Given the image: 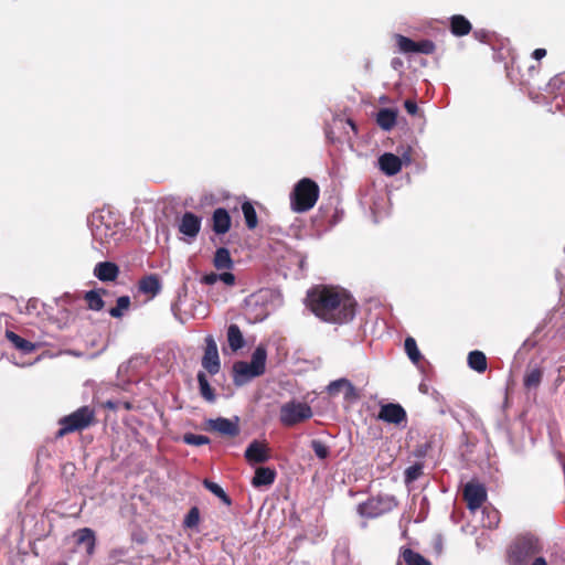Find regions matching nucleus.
<instances>
[{"instance_id":"ea45409f","label":"nucleus","mask_w":565,"mask_h":565,"mask_svg":"<svg viewBox=\"0 0 565 565\" xmlns=\"http://www.w3.org/2000/svg\"><path fill=\"white\" fill-rule=\"evenodd\" d=\"M311 448L319 459H326L329 456V447L321 440L313 439L311 441Z\"/></svg>"},{"instance_id":"2eb2a0df","label":"nucleus","mask_w":565,"mask_h":565,"mask_svg":"<svg viewBox=\"0 0 565 565\" xmlns=\"http://www.w3.org/2000/svg\"><path fill=\"white\" fill-rule=\"evenodd\" d=\"M402 159L391 152H385L379 158V167L386 175H395L402 170Z\"/></svg>"},{"instance_id":"f704fd0d","label":"nucleus","mask_w":565,"mask_h":565,"mask_svg":"<svg viewBox=\"0 0 565 565\" xmlns=\"http://www.w3.org/2000/svg\"><path fill=\"white\" fill-rule=\"evenodd\" d=\"M404 562L407 565H430L420 554L407 548L403 552Z\"/></svg>"},{"instance_id":"7c9ffc66","label":"nucleus","mask_w":565,"mask_h":565,"mask_svg":"<svg viewBox=\"0 0 565 565\" xmlns=\"http://www.w3.org/2000/svg\"><path fill=\"white\" fill-rule=\"evenodd\" d=\"M404 348H405V352H406L407 356L409 358V360L414 364H418V362L422 359V354H420V351L418 350L415 339L412 337H407L405 339Z\"/></svg>"},{"instance_id":"bb28decb","label":"nucleus","mask_w":565,"mask_h":565,"mask_svg":"<svg viewBox=\"0 0 565 565\" xmlns=\"http://www.w3.org/2000/svg\"><path fill=\"white\" fill-rule=\"evenodd\" d=\"M468 365L478 373L484 372L487 370V358L484 353L478 350L471 351L468 354Z\"/></svg>"},{"instance_id":"4468645a","label":"nucleus","mask_w":565,"mask_h":565,"mask_svg":"<svg viewBox=\"0 0 565 565\" xmlns=\"http://www.w3.org/2000/svg\"><path fill=\"white\" fill-rule=\"evenodd\" d=\"M245 458L249 463H262L269 459L265 444L253 440L245 450Z\"/></svg>"},{"instance_id":"c756f323","label":"nucleus","mask_w":565,"mask_h":565,"mask_svg":"<svg viewBox=\"0 0 565 565\" xmlns=\"http://www.w3.org/2000/svg\"><path fill=\"white\" fill-rule=\"evenodd\" d=\"M198 382L202 397L209 402H213L215 395L204 372L198 373Z\"/></svg>"},{"instance_id":"f257e3e1","label":"nucleus","mask_w":565,"mask_h":565,"mask_svg":"<svg viewBox=\"0 0 565 565\" xmlns=\"http://www.w3.org/2000/svg\"><path fill=\"white\" fill-rule=\"evenodd\" d=\"M308 306L321 320L343 324L355 316V300L343 289L316 287L308 292Z\"/></svg>"},{"instance_id":"f03ea898","label":"nucleus","mask_w":565,"mask_h":565,"mask_svg":"<svg viewBox=\"0 0 565 565\" xmlns=\"http://www.w3.org/2000/svg\"><path fill=\"white\" fill-rule=\"evenodd\" d=\"M88 225L94 242H97L100 248L108 250L120 239L122 226L109 210L95 211L88 218Z\"/></svg>"},{"instance_id":"5701e85b","label":"nucleus","mask_w":565,"mask_h":565,"mask_svg":"<svg viewBox=\"0 0 565 565\" xmlns=\"http://www.w3.org/2000/svg\"><path fill=\"white\" fill-rule=\"evenodd\" d=\"M267 351L266 348L259 344L253 352L250 359V366L256 370V374H264L266 369Z\"/></svg>"},{"instance_id":"412c9836","label":"nucleus","mask_w":565,"mask_h":565,"mask_svg":"<svg viewBox=\"0 0 565 565\" xmlns=\"http://www.w3.org/2000/svg\"><path fill=\"white\" fill-rule=\"evenodd\" d=\"M397 111L391 108H383L377 113L376 122L386 131H390L396 124Z\"/></svg>"},{"instance_id":"a18cd8bd","label":"nucleus","mask_w":565,"mask_h":565,"mask_svg":"<svg viewBox=\"0 0 565 565\" xmlns=\"http://www.w3.org/2000/svg\"><path fill=\"white\" fill-rule=\"evenodd\" d=\"M404 107L406 109V111L409 114V115H416L417 111H418V106L417 104L414 102V100H411V99H406L404 102Z\"/></svg>"},{"instance_id":"a211bd4d","label":"nucleus","mask_w":565,"mask_h":565,"mask_svg":"<svg viewBox=\"0 0 565 565\" xmlns=\"http://www.w3.org/2000/svg\"><path fill=\"white\" fill-rule=\"evenodd\" d=\"M74 536L76 537V543L78 545L84 544L87 555L92 556L95 552L96 545V536L94 531L89 527H83L75 532Z\"/></svg>"},{"instance_id":"c9c22d12","label":"nucleus","mask_w":565,"mask_h":565,"mask_svg":"<svg viewBox=\"0 0 565 565\" xmlns=\"http://www.w3.org/2000/svg\"><path fill=\"white\" fill-rule=\"evenodd\" d=\"M88 308L95 311H99L104 307V300L100 295L95 290H89L85 295Z\"/></svg>"},{"instance_id":"39448f33","label":"nucleus","mask_w":565,"mask_h":565,"mask_svg":"<svg viewBox=\"0 0 565 565\" xmlns=\"http://www.w3.org/2000/svg\"><path fill=\"white\" fill-rule=\"evenodd\" d=\"M95 412L89 406H83L73 412L72 414L64 416L60 419L61 428L57 433L58 436L82 430L88 427L94 420Z\"/></svg>"},{"instance_id":"9b49d317","label":"nucleus","mask_w":565,"mask_h":565,"mask_svg":"<svg viewBox=\"0 0 565 565\" xmlns=\"http://www.w3.org/2000/svg\"><path fill=\"white\" fill-rule=\"evenodd\" d=\"M379 418L383 422L401 425L406 422V412L399 404L388 403L381 406Z\"/></svg>"},{"instance_id":"7ed1b4c3","label":"nucleus","mask_w":565,"mask_h":565,"mask_svg":"<svg viewBox=\"0 0 565 565\" xmlns=\"http://www.w3.org/2000/svg\"><path fill=\"white\" fill-rule=\"evenodd\" d=\"M542 551L540 540L526 534L516 537L508 550V559L511 565H526Z\"/></svg>"},{"instance_id":"72a5a7b5","label":"nucleus","mask_w":565,"mask_h":565,"mask_svg":"<svg viewBox=\"0 0 565 565\" xmlns=\"http://www.w3.org/2000/svg\"><path fill=\"white\" fill-rule=\"evenodd\" d=\"M203 486L209 490L211 491L214 495H216L217 498H220L225 504L230 505L231 504V499L228 498V495L225 493V491L223 490V488L213 482V481H210L207 479H205L203 481Z\"/></svg>"},{"instance_id":"58836bf2","label":"nucleus","mask_w":565,"mask_h":565,"mask_svg":"<svg viewBox=\"0 0 565 565\" xmlns=\"http://www.w3.org/2000/svg\"><path fill=\"white\" fill-rule=\"evenodd\" d=\"M200 522V512L196 507H193L190 509V511L186 513L183 525L184 527L192 529L196 526Z\"/></svg>"},{"instance_id":"4be33fe9","label":"nucleus","mask_w":565,"mask_h":565,"mask_svg":"<svg viewBox=\"0 0 565 565\" xmlns=\"http://www.w3.org/2000/svg\"><path fill=\"white\" fill-rule=\"evenodd\" d=\"M227 342L232 351L236 352L244 348L245 339L237 324H230L227 328Z\"/></svg>"},{"instance_id":"473e14b6","label":"nucleus","mask_w":565,"mask_h":565,"mask_svg":"<svg viewBox=\"0 0 565 565\" xmlns=\"http://www.w3.org/2000/svg\"><path fill=\"white\" fill-rule=\"evenodd\" d=\"M345 387L348 390V394L350 395L354 392V386L352 383L347 379H339L335 381H332L328 386L327 391L329 394L334 395L340 392L341 388Z\"/></svg>"},{"instance_id":"b1692460","label":"nucleus","mask_w":565,"mask_h":565,"mask_svg":"<svg viewBox=\"0 0 565 565\" xmlns=\"http://www.w3.org/2000/svg\"><path fill=\"white\" fill-rule=\"evenodd\" d=\"M450 29L454 35L463 36L471 31V23L463 15H454L450 19Z\"/></svg>"},{"instance_id":"423d86ee","label":"nucleus","mask_w":565,"mask_h":565,"mask_svg":"<svg viewBox=\"0 0 565 565\" xmlns=\"http://www.w3.org/2000/svg\"><path fill=\"white\" fill-rule=\"evenodd\" d=\"M396 505L397 502L394 497L380 495L360 503L356 511L362 518L375 519L392 511Z\"/></svg>"},{"instance_id":"f8f14e48","label":"nucleus","mask_w":565,"mask_h":565,"mask_svg":"<svg viewBox=\"0 0 565 565\" xmlns=\"http://www.w3.org/2000/svg\"><path fill=\"white\" fill-rule=\"evenodd\" d=\"M233 381L237 386L245 385L252 379L260 375L256 374V370H254L248 362L244 361L236 362L233 366Z\"/></svg>"},{"instance_id":"0eeeda50","label":"nucleus","mask_w":565,"mask_h":565,"mask_svg":"<svg viewBox=\"0 0 565 565\" xmlns=\"http://www.w3.org/2000/svg\"><path fill=\"white\" fill-rule=\"evenodd\" d=\"M312 415V409L307 403L290 401L281 405L279 420L285 426H294L311 418Z\"/></svg>"},{"instance_id":"6ab92c4d","label":"nucleus","mask_w":565,"mask_h":565,"mask_svg":"<svg viewBox=\"0 0 565 565\" xmlns=\"http://www.w3.org/2000/svg\"><path fill=\"white\" fill-rule=\"evenodd\" d=\"M276 478L275 470L267 468V467H260L257 468L255 471V476L253 477L252 484L256 488L263 487V486H270L274 483Z\"/></svg>"},{"instance_id":"a19ab883","label":"nucleus","mask_w":565,"mask_h":565,"mask_svg":"<svg viewBox=\"0 0 565 565\" xmlns=\"http://www.w3.org/2000/svg\"><path fill=\"white\" fill-rule=\"evenodd\" d=\"M436 45L430 40H423L419 42H416L415 53H422V54H433L435 52Z\"/></svg>"},{"instance_id":"c03bdc74","label":"nucleus","mask_w":565,"mask_h":565,"mask_svg":"<svg viewBox=\"0 0 565 565\" xmlns=\"http://www.w3.org/2000/svg\"><path fill=\"white\" fill-rule=\"evenodd\" d=\"M218 278L227 286H232L235 284V276L232 273L226 271L218 274Z\"/></svg>"},{"instance_id":"dca6fc26","label":"nucleus","mask_w":565,"mask_h":565,"mask_svg":"<svg viewBox=\"0 0 565 565\" xmlns=\"http://www.w3.org/2000/svg\"><path fill=\"white\" fill-rule=\"evenodd\" d=\"M119 268L110 262L98 263L94 268V275L102 281H113L117 278Z\"/></svg>"},{"instance_id":"c85d7f7f","label":"nucleus","mask_w":565,"mask_h":565,"mask_svg":"<svg viewBox=\"0 0 565 565\" xmlns=\"http://www.w3.org/2000/svg\"><path fill=\"white\" fill-rule=\"evenodd\" d=\"M242 212H243V215L245 218L246 226L249 230L255 228L258 224V218H257V214H256V211H255V207L253 206V204L248 201H245L242 204Z\"/></svg>"},{"instance_id":"e433bc0d","label":"nucleus","mask_w":565,"mask_h":565,"mask_svg":"<svg viewBox=\"0 0 565 565\" xmlns=\"http://www.w3.org/2000/svg\"><path fill=\"white\" fill-rule=\"evenodd\" d=\"M130 306V298L128 296H121L117 299V306L109 310V315L114 318H120L125 310H128Z\"/></svg>"},{"instance_id":"3c124183","label":"nucleus","mask_w":565,"mask_h":565,"mask_svg":"<svg viewBox=\"0 0 565 565\" xmlns=\"http://www.w3.org/2000/svg\"><path fill=\"white\" fill-rule=\"evenodd\" d=\"M348 122L351 125V127L354 129V124L351 120H348Z\"/></svg>"},{"instance_id":"1a4fd4ad","label":"nucleus","mask_w":565,"mask_h":565,"mask_svg":"<svg viewBox=\"0 0 565 565\" xmlns=\"http://www.w3.org/2000/svg\"><path fill=\"white\" fill-rule=\"evenodd\" d=\"M205 352L202 359V366L211 374L214 375L220 371V358L217 345L212 335L205 338Z\"/></svg>"},{"instance_id":"8fccbe9b","label":"nucleus","mask_w":565,"mask_h":565,"mask_svg":"<svg viewBox=\"0 0 565 565\" xmlns=\"http://www.w3.org/2000/svg\"><path fill=\"white\" fill-rule=\"evenodd\" d=\"M531 565H547L546 559L543 556H535Z\"/></svg>"},{"instance_id":"393cba45","label":"nucleus","mask_w":565,"mask_h":565,"mask_svg":"<svg viewBox=\"0 0 565 565\" xmlns=\"http://www.w3.org/2000/svg\"><path fill=\"white\" fill-rule=\"evenodd\" d=\"M542 377H543V371L541 367L535 366V367L527 369L524 374L523 384H524L525 388L529 391L536 390L542 382Z\"/></svg>"},{"instance_id":"09e8293b","label":"nucleus","mask_w":565,"mask_h":565,"mask_svg":"<svg viewBox=\"0 0 565 565\" xmlns=\"http://www.w3.org/2000/svg\"><path fill=\"white\" fill-rule=\"evenodd\" d=\"M391 65L394 70H399L403 67V61L398 57L392 60Z\"/></svg>"},{"instance_id":"aec40b11","label":"nucleus","mask_w":565,"mask_h":565,"mask_svg":"<svg viewBox=\"0 0 565 565\" xmlns=\"http://www.w3.org/2000/svg\"><path fill=\"white\" fill-rule=\"evenodd\" d=\"M139 290L142 294L150 295L151 297L157 296L161 290V282L157 275H148L140 279Z\"/></svg>"},{"instance_id":"37998d69","label":"nucleus","mask_w":565,"mask_h":565,"mask_svg":"<svg viewBox=\"0 0 565 565\" xmlns=\"http://www.w3.org/2000/svg\"><path fill=\"white\" fill-rule=\"evenodd\" d=\"M483 512L488 514L489 523L487 525L489 527L495 526L499 522L498 512L495 510H484Z\"/></svg>"},{"instance_id":"cd10ccee","label":"nucleus","mask_w":565,"mask_h":565,"mask_svg":"<svg viewBox=\"0 0 565 565\" xmlns=\"http://www.w3.org/2000/svg\"><path fill=\"white\" fill-rule=\"evenodd\" d=\"M6 337L18 350L24 353H30L35 350L34 343L21 338L13 331H7Z\"/></svg>"},{"instance_id":"49530a36","label":"nucleus","mask_w":565,"mask_h":565,"mask_svg":"<svg viewBox=\"0 0 565 565\" xmlns=\"http://www.w3.org/2000/svg\"><path fill=\"white\" fill-rule=\"evenodd\" d=\"M218 280H220L218 274H216V273L206 274L202 278V282H204L205 285H214Z\"/></svg>"},{"instance_id":"a878e982","label":"nucleus","mask_w":565,"mask_h":565,"mask_svg":"<svg viewBox=\"0 0 565 565\" xmlns=\"http://www.w3.org/2000/svg\"><path fill=\"white\" fill-rule=\"evenodd\" d=\"M213 264L217 269H231L233 267V260L227 248L220 247L216 249Z\"/></svg>"},{"instance_id":"f3484780","label":"nucleus","mask_w":565,"mask_h":565,"mask_svg":"<svg viewBox=\"0 0 565 565\" xmlns=\"http://www.w3.org/2000/svg\"><path fill=\"white\" fill-rule=\"evenodd\" d=\"M213 231L216 234H225L230 231L231 227V216L228 212L223 209L218 207L213 213Z\"/></svg>"},{"instance_id":"de8ad7c7","label":"nucleus","mask_w":565,"mask_h":565,"mask_svg":"<svg viewBox=\"0 0 565 565\" xmlns=\"http://www.w3.org/2000/svg\"><path fill=\"white\" fill-rule=\"evenodd\" d=\"M546 55L545 49H535L532 53L533 58L535 60H542Z\"/></svg>"},{"instance_id":"79ce46f5","label":"nucleus","mask_w":565,"mask_h":565,"mask_svg":"<svg viewBox=\"0 0 565 565\" xmlns=\"http://www.w3.org/2000/svg\"><path fill=\"white\" fill-rule=\"evenodd\" d=\"M423 473V467L420 465H413L405 471V481L413 482L417 480Z\"/></svg>"},{"instance_id":"9d476101","label":"nucleus","mask_w":565,"mask_h":565,"mask_svg":"<svg viewBox=\"0 0 565 565\" xmlns=\"http://www.w3.org/2000/svg\"><path fill=\"white\" fill-rule=\"evenodd\" d=\"M209 429L214 430L223 436L235 437L239 434L238 417L233 419L225 417H217L206 422Z\"/></svg>"},{"instance_id":"ddd939ff","label":"nucleus","mask_w":565,"mask_h":565,"mask_svg":"<svg viewBox=\"0 0 565 565\" xmlns=\"http://www.w3.org/2000/svg\"><path fill=\"white\" fill-rule=\"evenodd\" d=\"M201 228V217L192 212H185L179 223V231L188 237H195Z\"/></svg>"},{"instance_id":"2f4dec72","label":"nucleus","mask_w":565,"mask_h":565,"mask_svg":"<svg viewBox=\"0 0 565 565\" xmlns=\"http://www.w3.org/2000/svg\"><path fill=\"white\" fill-rule=\"evenodd\" d=\"M394 39L398 51L404 54L415 53L416 42L402 34H395Z\"/></svg>"},{"instance_id":"4c0bfd02","label":"nucleus","mask_w":565,"mask_h":565,"mask_svg":"<svg viewBox=\"0 0 565 565\" xmlns=\"http://www.w3.org/2000/svg\"><path fill=\"white\" fill-rule=\"evenodd\" d=\"M183 441L184 444L191 446H203L207 445L210 443V439L204 435H195L189 433L183 436Z\"/></svg>"},{"instance_id":"6e6552de","label":"nucleus","mask_w":565,"mask_h":565,"mask_svg":"<svg viewBox=\"0 0 565 565\" xmlns=\"http://www.w3.org/2000/svg\"><path fill=\"white\" fill-rule=\"evenodd\" d=\"M463 498L470 511L478 510L487 500V490L479 482H468L463 488Z\"/></svg>"},{"instance_id":"20e7f679","label":"nucleus","mask_w":565,"mask_h":565,"mask_svg":"<svg viewBox=\"0 0 565 565\" xmlns=\"http://www.w3.org/2000/svg\"><path fill=\"white\" fill-rule=\"evenodd\" d=\"M319 186L311 179L303 178L296 183L290 193V207L296 213H303L315 206L319 198Z\"/></svg>"}]
</instances>
